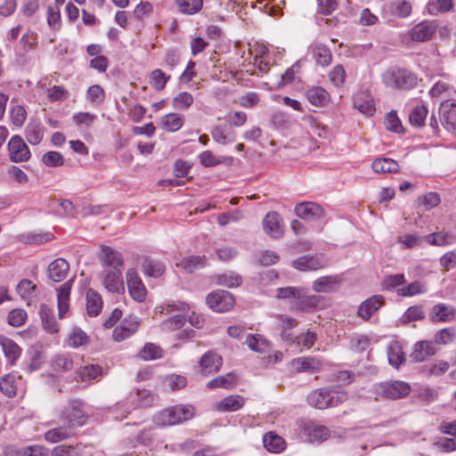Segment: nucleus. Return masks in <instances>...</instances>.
I'll list each match as a JSON object with an SVG mask.
<instances>
[{
	"label": "nucleus",
	"mask_w": 456,
	"mask_h": 456,
	"mask_svg": "<svg viewBox=\"0 0 456 456\" xmlns=\"http://www.w3.org/2000/svg\"><path fill=\"white\" fill-rule=\"evenodd\" d=\"M27 118V111L21 105H15L11 109V118L14 126L20 127Z\"/></svg>",
	"instance_id": "obj_59"
},
{
	"label": "nucleus",
	"mask_w": 456,
	"mask_h": 456,
	"mask_svg": "<svg viewBox=\"0 0 456 456\" xmlns=\"http://www.w3.org/2000/svg\"><path fill=\"white\" fill-rule=\"evenodd\" d=\"M61 420L72 431L77 427H82L86 423L87 416L84 412V403L79 400H72L68 408L61 414Z\"/></svg>",
	"instance_id": "obj_2"
},
{
	"label": "nucleus",
	"mask_w": 456,
	"mask_h": 456,
	"mask_svg": "<svg viewBox=\"0 0 456 456\" xmlns=\"http://www.w3.org/2000/svg\"><path fill=\"white\" fill-rule=\"evenodd\" d=\"M313 55L318 64L328 66L331 62L332 54L330 50L323 45H316L313 47Z\"/></svg>",
	"instance_id": "obj_41"
},
{
	"label": "nucleus",
	"mask_w": 456,
	"mask_h": 456,
	"mask_svg": "<svg viewBox=\"0 0 456 456\" xmlns=\"http://www.w3.org/2000/svg\"><path fill=\"white\" fill-rule=\"evenodd\" d=\"M67 344L71 347H78L88 342L87 335L79 328H73L67 336Z\"/></svg>",
	"instance_id": "obj_43"
},
{
	"label": "nucleus",
	"mask_w": 456,
	"mask_h": 456,
	"mask_svg": "<svg viewBox=\"0 0 456 456\" xmlns=\"http://www.w3.org/2000/svg\"><path fill=\"white\" fill-rule=\"evenodd\" d=\"M27 319V313L22 309H14L8 314V322L13 327L21 326Z\"/></svg>",
	"instance_id": "obj_64"
},
{
	"label": "nucleus",
	"mask_w": 456,
	"mask_h": 456,
	"mask_svg": "<svg viewBox=\"0 0 456 456\" xmlns=\"http://www.w3.org/2000/svg\"><path fill=\"white\" fill-rule=\"evenodd\" d=\"M372 169L376 173H395L399 169V165L392 159H377L372 163Z\"/></svg>",
	"instance_id": "obj_37"
},
{
	"label": "nucleus",
	"mask_w": 456,
	"mask_h": 456,
	"mask_svg": "<svg viewBox=\"0 0 456 456\" xmlns=\"http://www.w3.org/2000/svg\"><path fill=\"white\" fill-rule=\"evenodd\" d=\"M207 304L214 311L224 313L233 307L234 298L232 295L226 290H217L207 297Z\"/></svg>",
	"instance_id": "obj_4"
},
{
	"label": "nucleus",
	"mask_w": 456,
	"mask_h": 456,
	"mask_svg": "<svg viewBox=\"0 0 456 456\" xmlns=\"http://www.w3.org/2000/svg\"><path fill=\"white\" fill-rule=\"evenodd\" d=\"M140 322L137 317L129 315L114 329L113 338L116 341H122L133 335L138 329Z\"/></svg>",
	"instance_id": "obj_10"
},
{
	"label": "nucleus",
	"mask_w": 456,
	"mask_h": 456,
	"mask_svg": "<svg viewBox=\"0 0 456 456\" xmlns=\"http://www.w3.org/2000/svg\"><path fill=\"white\" fill-rule=\"evenodd\" d=\"M428 12H447L453 7V0H431L428 2Z\"/></svg>",
	"instance_id": "obj_48"
},
{
	"label": "nucleus",
	"mask_w": 456,
	"mask_h": 456,
	"mask_svg": "<svg viewBox=\"0 0 456 456\" xmlns=\"http://www.w3.org/2000/svg\"><path fill=\"white\" fill-rule=\"evenodd\" d=\"M186 322V319L182 314L174 315L161 323V329L166 331L175 330L182 328Z\"/></svg>",
	"instance_id": "obj_51"
},
{
	"label": "nucleus",
	"mask_w": 456,
	"mask_h": 456,
	"mask_svg": "<svg viewBox=\"0 0 456 456\" xmlns=\"http://www.w3.org/2000/svg\"><path fill=\"white\" fill-rule=\"evenodd\" d=\"M389 12L397 18H406L411 12V4L406 0H395L390 3Z\"/></svg>",
	"instance_id": "obj_40"
},
{
	"label": "nucleus",
	"mask_w": 456,
	"mask_h": 456,
	"mask_svg": "<svg viewBox=\"0 0 456 456\" xmlns=\"http://www.w3.org/2000/svg\"><path fill=\"white\" fill-rule=\"evenodd\" d=\"M296 215L302 219L314 220L324 215L323 208L314 202H303L297 204L295 208Z\"/></svg>",
	"instance_id": "obj_12"
},
{
	"label": "nucleus",
	"mask_w": 456,
	"mask_h": 456,
	"mask_svg": "<svg viewBox=\"0 0 456 456\" xmlns=\"http://www.w3.org/2000/svg\"><path fill=\"white\" fill-rule=\"evenodd\" d=\"M377 392L387 398L399 399L407 396L411 387L405 382L392 381L379 385Z\"/></svg>",
	"instance_id": "obj_5"
},
{
	"label": "nucleus",
	"mask_w": 456,
	"mask_h": 456,
	"mask_svg": "<svg viewBox=\"0 0 456 456\" xmlns=\"http://www.w3.org/2000/svg\"><path fill=\"white\" fill-rule=\"evenodd\" d=\"M36 289V285L29 280H22L17 286L18 294L24 299L30 298Z\"/></svg>",
	"instance_id": "obj_63"
},
{
	"label": "nucleus",
	"mask_w": 456,
	"mask_h": 456,
	"mask_svg": "<svg viewBox=\"0 0 456 456\" xmlns=\"http://www.w3.org/2000/svg\"><path fill=\"white\" fill-rule=\"evenodd\" d=\"M71 284L70 281L63 283L59 289L57 293L58 301V314L59 318L62 319L69 312V294H70Z\"/></svg>",
	"instance_id": "obj_21"
},
{
	"label": "nucleus",
	"mask_w": 456,
	"mask_h": 456,
	"mask_svg": "<svg viewBox=\"0 0 456 456\" xmlns=\"http://www.w3.org/2000/svg\"><path fill=\"white\" fill-rule=\"evenodd\" d=\"M339 283L338 276H323L313 282V289L318 293H330L338 288Z\"/></svg>",
	"instance_id": "obj_22"
},
{
	"label": "nucleus",
	"mask_w": 456,
	"mask_h": 456,
	"mask_svg": "<svg viewBox=\"0 0 456 456\" xmlns=\"http://www.w3.org/2000/svg\"><path fill=\"white\" fill-rule=\"evenodd\" d=\"M418 201L427 209H430L436 207L441 202V199L436 192H428L419 197Z\"/></svg>",
	"instance_id": "obj_62"
},
{
	"label": "nucleus",
	"mask_w": 456,
	"mask_h": 456,
	"mask_svg": "<svg viewBox=\"0 0 456 456\" xmlns=\"http://www.w3.org/2000/svg\"><path fill=\"white\" fill-rule=\"evenodd\" d=\"M345 78L346 71L342 65L335 66L329 73L330 81L337 87L343 86Z\"/></svg>",
	"instance_id": "obj_58"
},
{
	"label": "nucleus",
	"mask_w": 456,
	"mask_h": 456,
	"mask_svg": "<svg viewBox=\"0 0 456 456\" xmlns=\"http://www.w3.org/2000/svg\"><path fill=\"white\" fill-rule=\"evenodd\" d=\"M327 302L322 296L308 295L307 290L301 289L300 297L290 303V309L305 313L314 312L326 307Z\"/></svg>",
	"instance_id": "obj_3"
},
{
	"label": "nucleus",
	"mask_w": 456,
	"mask_h": 456,
	"mask_svg": "<svg viewBox=\"0 0 456 456\" xmlns=\"http://www.w3.org/2000/svg\"><path fill=\"white\" fill-rule=\"evenodd\" d=\"M102 279L103 286L110 292L118 293L120 290H124L122 270L103 269Z\"/></svg>",
	"instance_id": "obj_11"
},
{
	"label": "nucleus",
	"mask_w": 456,
	"mask_h": 456,
	"mask_svg": "<svg viewBox=\"0 0 456 456\" xmlns=\"http://www.w3.org/2000/svg\"><path fill=\"white\" fill-rule=\"evenodd\" d=\"M82 451L79 445L68 446V445H58L55 446L52 451V456H80Z\"/></svg>",
	"instance_id": "obj_55"
},
{
	"label": "nucleus",
	"mask_w": 456,
	"mask_h": 456,
	"mask_svg": "<svg viewBox=\"0 0 456 456\" xmlns=\"http://www.w3.org/2000/svg\"><path fill=\"white\" fill-rule=\"evenodd\" d=\"M244 344H246L250 350L259 354L267 353L271 348L269 341H267L262 335L258 334L247 335Z\"/></svg>",
	"instance_id": "obj_26"
},
{
	"label": "nucleus",
	"mask_w": 456,
	"mask_h": 456,
	"mask_svg": "<svg viewBox=\"0 0 456 456\" xmlns=\"http://www.w3.org/2000/svg\"><path fill=\"white\" fill-rule=\"evenodd\" d=\"M387 358L391 365L398 368L404 362L405 357L401 344L397 341H392L387 348Z\"/></svg>",
	"instance_id": "obj_31"
},
{
	"label": "nucleus",
	"mask_w": 456,
	"mask_h": 456,
	"mask_svg": "<svg viewBox=\"0 0 456 456\" xmlns=\"http://www.w3.org/2000/svg\"><path fill=\"white\" fill-rule=\"evenodd\" d=\"M442 126L449 132L456 134V100L444 101L439 108Z\"/></svg>",
	"instance_id": "obj_6"
},
{
	"label": "nucleus",
	"mask_w": 456,
	"mask_h": 456,
	"mask_svg": "<svg viewBox=\"0 0 456 456\" xmlns=\"http://www.w3.org/2000/svg\"><path fill=\"white\" fill-rule=\"evenodd\" d=\"M238 375L232 371L209 380L207 387L210 389L216 387L231 388L236 383Z\"/></svg>",
	"instance_id": "obj_35"
},
{
	"label": "nucleus",
	"mask_w": 456,
	"mask_h": 456,
	"mask_svg": "<svg viewBox=\"0 0 456 456\" xmlns=\"http://www.w3.org/2000/svg\"><path fill=\"white\" fill-rule=\"evenodd\" d=\"M39 314L45 330L52 334L57 333L59 327L53 311L46 305H42L40 306Z\"/></svg>",
	"instance_id": "obj_29"
},
{
	"label": "nucleus",
	"mask_w": 456,
	"mask_h": 456,
	"mask_svg": "<svg viewBox=\"0 0 456 456\" xmlns=\"http://www.w3.org/2000/svg\"><path fill=\"white\" fill-rule=\"evenodd\" d=\"M383 82L387 86L395 89H410L416 86L417 77L405 69H392L382 75Z\"/></svg>",
	"instance_id": "obj_1"
},
{
	"label": "nucleus",
	"mask_w": 456,
	"mask_h": 456,
	"mask_svg": "<svg viewBox=\"0 0 456 456\" xmlns=\"http://www.w3.org/2000/svg\"><path fill=\"white\" fill-rule=\"evenodd\" d=\"M263 229L266 234L273 239H279L283 235L282 218L275 211L268 212L263 219Z\"/></svg>",
	"instance_id": "obj_9"
},
{
	"label": "nucleus",
	"mask_w": 456,
	"mask_h": 456,
	"mask_svg": "<svg viewBox=\"0 0 456 456\" xmlns=\"http://www.w3.org/2000/svg\"><path fill=\"white\" fill-rule=\"evenodd\" d=\"M354 106L366 116H372L376 110L372 100L369 98L366 100L355 99Z\"/></svg>",
	"instance_id": "obj_60"
},
{
	"label": "nucleus",
	"mask_w": 456,
	"mask_h": 456,
	"mask_svg": "<svg viewBox=\"0 0 456 456\" xmlns=\"http://www.w3.org/2000/svg\"><path fill=\"white\" fill-rule=\"evenodd\" d=\"M126 285L130 296L137 302L144 301L146 288L134 269H128L126 274Z\"/></svg>",
	"instance_id": "obj_7"
},
{
	"label": "nucleus",
	"mask_w": 456,
	"mask_h": 456,
	"mask_svg": "<svg viewBox=\"0 0 456 456\" xmlns=\"http://www.w3.org/2000/svg\"><path fill=\"white\" fill-rule=\"evenodd\" d=\"M223 364V360L217 354L208 351L200 360V367L203 374L208 375L217 372Z\"/></svg>",
	"instance_id": "obj_13"
},
{
	"label": "nucleus",
	"mask_w": 456,
	"mask_h": 456,
	"mask_svg": "<svg viewBox=\"0 0 456 456\" xmlns=\"http://www.w3.org/2000/svg\"><path fill=\"white\" fill-rule=\"evenodd\" d=\"M10 159L12 162L27 161L30 158V151L20 135H14L8 143Z\"/></svg>",
	"instance_id": "obj_8"
},
{
	"label": "nucleus",
	"mask_w": 456,
	"mask_h": 456,
	"mask_svg": "<svg viewBox=\"0 0 456 456\" xmlns=\"http://www.w3.org/2000/svg\"><path fill=\"white\" fill-rule=\"evenodd\" d=\"M383 305L382 296H373L361 304L358 308V315L363 320H369Z\"/></svg>",
	"instance_id": "obj_19"
},
{
	"label": "nucleus",
	"mask_w": 456,
	"mask_h": 456,
	"mask_svg": "<svg viewBox=\"0 0 456 456\" xmlns=\"http://www.w3.org/2000/svg\"><path fill=\"white\" fill-rule=\"evenodd\" d=\"M211 135L214 141L221 144H227L235 141L234 135L226 133L221 126L214 127L211 131Z\"/></svg>",
	"instance_id": "obj_54"
},
{
	"label": "nucleus",
	"mask_w": 456,
	"mask_h": 456,
	"mask_svg": "<svg viewBox=\"0 0 456 456\" xmlns=\"http://www.w3.org/2000/svg\"><path fill=\"white\" fill-rule=\"evenodd\" d=\"M183 118L178 113H169L162 118L161 127L167 132H176L183 125Z\"/></svg>",
	"instance_id": "obj_36"
},
{
	"label": "nucleus",
	"mask_w": 456,
	"mask_h": 456,
	"mask_svg": "<svg viewBox=\"0 0 456 456\" xmlns=\"http://www.w3.org/2000/svg\"><path fill=\"white\" fill-rule=\"evenodd\" d=\"M200 162L206 167H215L224 163V159L217 158L212 151H205L199 156Z\"/></svg>",
	"instance_id": "obj_61"
},
{
	"label": "nucleus",
	"mask_w": 456,
	"mask_h": 456,
	"mask_svg": "<svg viewBox=\"0 0 456 456\" xmlns=\"http://www.w3.org/2000/svg\"><path fill=\"white\" fill-rule=\"evenodd\" d=\"M263 443L265 447L272 452H281L285 448L284 439L273 432L266 433L264 436Z\"/></svg>",
	"instance_id": "obj_34"
},
{
	"label": "nucleus",
	"mask_w": 456,
	"mask_h": 456,
	"mask_svg": "<svg viewBox=\"0 0 456 456\" xmlns=\"http://www.w3.org/2000/svg\"><path fill=\"white\" fill-rule=\"evenodd\" d=\"M42 161L47 167H61L64 164V158L60 152L51 151L43 155Z\"/></svg>",
	"instance_id": "obj_57"
},
{
	"label": "nucleus",
	"mask_w": 456,
	"mask_h": 456,
	"mask_svg": "<svg viewBox=\"0 0 456 456\" xmlns=\"http://www.w3.org/2000/svg\"><path fill=\"white\" fill-rule=\"evenodd\" d=\"M102 298L95 290L90 289L86 292V311L90 316H97L102 309Z\"/></svg>",
	"instance_id": "obj_25"
},
{
	"label": "nucleus",
	"mask_w": 456,
	"mask_h": 456,
	"mask_svg": "<svg viewBox=\"0 0 456 456\" xmlns=\"http://www.w3.org/2000/svg\"><path fill=\"white\" fill-rule=\"evenodd\" d=\"M308 102L315 107H323L330 102L329 93L321 86H313L305 91Z\"/></svg>",
	"instance_id": "obj_20"
},
{
	"label": "nucleus",
	"mask_w": 456,
	"mask_h": 456,
	"mask_svg": "<svg viewBox=\"0 0 456 456\" xmlns=\"http://www.w3.org/2000/svg\"><path fill=\"white\" fill-rule=\"evenodd\" d=\"M25 137L32 145L40 143L44 137L43 126L35 121H30L25 128Z\"/></svg>",
	"instance_id": "obj_30"
},
{
	"label": "nucleus",
	"mask_w": 456,
	"mask_h": 456,
	"mask_svg": "<svg viewBox=\"0 0 456 456\" xmlns=\"http://www.w3.org/2000/svg\"><path fill=\"white\" fill-rule=\"evenodd\" d=\"M172 425L180 424L191 419L194 416V409L191 406H174L170 408Z\"/></svg>",
	"instance_id": "obj_28"
},
{
	"label": "nucleus",
	"mask_w": 456,
	"mask_h": 456,
	"mask_svg": "<svg viewBox=\"0 0 456 456\" xmlns=\"http://www.w3.org/2000/svg\"><path fill=\"white\" fill-rule=\"evenodd\" d=\"M81 380L90 381L96 379L102 376V368L99 365H87L85 366L79 372Z\"/></svg>",
	"instance_id": "obj_56"
},
{
	"label": "nucleus",
	"mask_w": 456,
	"mask_h": 456,
	"mask_svg": "<svg viewBox=\"0 0 456 456\" xmlns=\"http://www.w3.org/2000/svg\"><path fill=\"white\" fill-rule=\"evenodd\" d=\"M436 354V347L431 341H419L414 345L412 353L410 354L411 361L420 362L426 361L429 356Z\"/></svg>",
	"instance_id": "obj_14"
},
{
	"label": "nucleus",
	"mask_w": 456,
	"mask_h": 456,
	"mask_svg": "<svg viewBox=\"0 0 456 456\" xmlns=\"http://www.w3.org/2000/svg\"><path fill=\"white\" fill-rule=\"evenodd\" d=\"M193 102V97L187 92L179 93L172 100L173 107L175 110H187Z\"/></svg>",
	"instance_id": "obj_49"
},
{
	"label": "nucleus",
	"mask_w": 456,
	"mask_h": 456,
	"mask_svg": "<svg viewBox=\"0 0 456 456\" xmlns=\"http://www.w3.org/2000/svg\"><path fill=\"white\" fill-rule=\"evenodd\" d=\"M165 271V265L159 261L146 259L143 264V273L150 276L158 278L163 274Z\"/></svg>",
	"instance_id": "obj_46"
},
{
	"label": "nucleus",
	"mask_w": 456,
	"mask_h": 456,
	"mask_svg": "<svg viewBox=\"0 0 456 456\" xmlns=\"http://www.w3.org/2000/svg\"><path fill=\"white\" fill-rule=\"evenodd\" d=\"M308 403L311 406L323 410L329 407V392L321 390L313 391L307 397Z\"/></svg>",
	"instance_id": "obj_38"
},
{
	"label": "nucleus",
	"mask_w": 456,
	"mask_h": 456,
	"mask_svg": "<svg viewBox=\"0 0 456 456\" xmlns=\"http://www.w3.org/2000/svg\"><path fill=\"white\" fill-rule=\"evenodd\" d=\"M435 26L428 22H421L415 25L411 31V37L413 41L424 42L429 40L435 33Z\"/></svg>",
	"instance_id": "obj_24"
},
{
	"label": "nucleus",
	"mask_w": 456,
	"mask_h": 456,
	"mask_svg": "<svg viewBox=\"0 0 456 456\" xmlns=\"http://www.w3.org/2000/svg\"><path fill=\"white\" fill-rule=\"evenodd\" d=\"M18 379L11 374H7L0 379V390L8 397H13L17 394Z\"/></svg>",
	"instance_id": "obj_39"
},
{
	"label": "nucleus",
	"mask_w": 456,
	"mask_h": 456,
	"mask_svg": "<svg viewBox=\"0 0 456 456\" xmlns=\"http://www.w3.org/2000/svg\"><path fill=\"white\" fill-rule=\"evenodd\" d=\"M324 265V262L316 256H303L294 260L292 266L302 272L316 271Z\"/></svg>",
	"instance_id": "obj_18"
},
{
	"label": "nucleus",
	"mask_w": 456,
	"mask_h": 456,
	"mask_svg": "<svg viewBox=\"0 0 456 456\" xmlns=\"http://www.w3.org/2000/svg\"><path fill=\"white\" fill-rule=\"evenodd\" d=\"M102 265L104 269H123V260L120 253L106 246L102 247Z\"/></svg>",
	"instance_id": "obj_17"
},
{
	"label": "nucleus",
	"mask_w": 456,
	"mask_h": 456,
	"mask_svg": "<svg viewBox=\"0 0 456 456\" xmlns=\"http://www.w3.org/2000/svg\"><path fill=\"white\" fill-rule=\"evenodd\" d=\"M73 436V431L64 423L63 426L48 430L45 439L50 443H58Z\"/></svg>",
	"instance_id": "obj_33"
},
{
	"label": "nucleus",
	"mask_w": 456,
	"mask_h": 456,
	"mask_svg": "<svg viewBox=\"0 0 456 456\" xmlns=\"http://www.w3.org/2000/svg\"><path fill=\"white\" fill-rule=\"evenodd\" d=\"M456 309L450 305L444 303L433 306L431 319L433 322H449L455 319Z\"/></svg>",
	"instance_id": "obj_16"
},
{
	"label": "nucleus",
	"mask_w": 456,
	"mask_h": 456,
	"mask_svg": "<svg viewBox=\"0 0 456 456\" xmlns=\"http://www.w3.org/2000/svg\"><path fill=\"white\" fill-rule=\"evenodd\" d=\"M170 76L166 75L159 69L152 70L150 74V85L157 91H161L165 88Z\"/></svg>",
	"instance_id": "obj_45"
},
{
	"label": "nucleus",
	"mask_w": 456,
	"mask_h": 456,
	"mask_svg": "<svg viewBox=\"0 0 456 456\" xmlns=\"http://www.w3.org/2000/svg\"><path fill=\"white\" fill-rule=\"evenodd\" d=\"M305 432L309 441L315 443H322L330 436L328 428L322 425L310 424L305 428Z\"/></svg>",
	"instance_id": "obj_32"
},
{
	"label": "nucleus",
	"mask_w": 456,
	"mask_h": 456,
	"mask_svg": "<svg viewBox=\"0 0 456 456\" xmlns=\"http://www.w3.org/2000/svg\"><path fill=\"white\" fill-rule=\"evenodd\" d=\"M428 110L425 105H418L414 107L409 114V121L411 125L420 127L425 124Z\"/></svg>",
	"instance_id": "obj_44"
},
{
	"label": "nucleus",
	"mask_w": 456,
	"mask_h": 456,
	"mask_svg": "<svg viewBox=\"0 0 456 456\" xmlns=\"http://www.w3.org/2000/svg\"><path fill=\"white\" fill-rule=\"evenodd\" d=\"M292 365L297 371H313L319 369L320 362L313 357H300L293 360Z\"/></svg>",
	"instance_id": "obj_42"
},
{
	"label": "nucleus",
	"mask_w": 456,
	"mask_h": 456,
	"mask_svg": "<svg viewBox=\"0 0 456 456\" xmlns=\"http://www.w3.org/2000/svg\"><path fill=\"white\" fill-rule=\"evenodd\" d=\"M0 344L6 359L13 364L21 354L20 347L8 338H1Z\"/></svg>",
	"instance_id": "obj_27"
},
{
	"label": "nucleus",
	"mask_w": 456,
	"mask_h": 456,
	"mask_svg": "<svg viewBox=\"0 0 456 456\" xmlns=\"http://www.w3.org/2000/svg\"><path fill=\"white\" fill-rule=\"evenodd\" d=\"M69 270V263L64 258H57L48 266V277L54 282H60L67 277Z\"/></svg>",
	"instance_id": "obj_15"
},
{
	"label": "nucleus",
	"mask_w": 456,
	"mask_h": 456,
	"mask_svg": "<svg viewBox=\"0 0 456 456\" xmlns=\"http://www.w3.org/2000/svg\"><path fill=\"white\" fill-rule=\"evenodd\" d=\"M47 23L48 26L53 29L57 30L61 28V12L60 9L57 5H50L47 8Z\"/></svg>",
	"instance_id": "obj_53"
},
{
	"label": "nucleus",
	"mask_w": 456,
	"mask_h": 456,
	"mask_svg": "<svg viewBox=\"0 0 456 456\" xmlns=\"http://www.w3.org/2000/svg\"><path fill=\"white\" fill-rule=\"evenodd\" d=\"M139 355L146 361L158 359L162 356V349L154 344L149 343L140 351Z\"/></svg>",
	"instance_id": "obj_50"
},
{
	"label": "nucleus",
	"mask_w": 456,
	"mask_h": 456,
	"mask_svg": "<svg viewBox=\"0 0 456 456\" xmlns=\"http://www.w3.org/2000/svg\"><path fill=\"white\" fill-rule=\"evenodd\" d=\"M179 11L184 14H195L202 8V0H177Z\"/></svg>",
	"instance_id": "obj_47"
},
{
	"label": "nucleus",
	"mask_w": 456,
	"mask_h": 456,
	"mask_svg": "<svg viewBox=\"0 0 456 456\" xmlns=\"http://www.w3.org/2000/svg\"><path fill=\"white\" fill-rule=\"evenodd\" d=\"M426 291L425 285L420 281H414L408 286L403 287L397 290V293L403 297H412L424 293Z\"/></svg>",
	"instance_id": "obj_52"
},
{
	"label": "nucleus",
	"mask_w": 456,
	"mask_h": 456,
	"mask_svg": "<svg viewBox=\"0 0 456 456\" xmlns=\"http://www.w3.org/2000/svg\"><path fill=\"white\" fill-rule=\"evenodd\" d=\"M244 399L238 395H228L222 401L214 405V410L217 411H235L242 408Z\"/></svg>",
	"instance_id": "obj_23"
}]
</instances>
